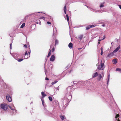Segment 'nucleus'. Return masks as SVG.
I'll list each match as a JSON object with an SVG mask.
<instances>
[{
	"label": "nucleus",
	"instance_id": "f03ea898",
	"mask_svg": "<svg viewBox=\"0 0 121 121\" xmlns=\"http://www.w3.org/2000/svg\"><path fill=\"white\" fill-rule=\"evenodd\" d=\"M10 54L16 60H17V59L19 57V54L17 53H13L10 52Z\"/></svg>",
	"mask_w": 121,
	"mask_h": 121
},
{
	"label": "nucleus",
	"instance_id": "b1692460",
	"mask_svg": "<svg viewBox=\"0 0 121 121\" xmlns=\"http://www.w3.org/2000/svg\"><path fill=\"white\" fill-rule=\"evenodd\" d=\"M65 117L64 115L60 116V118L62 120H63L65 119Z\"/></svg>",
	"mask_w": 121,
	"mask_h": 121
},
{
	"label": "nucleus",
	"instance_id": "9d476101",
	"mask_svg": "<svg viewBox=\"0 0 121 121\" xmlns=\"http://www.w3.org/2000/svg\"><path fill=\"white\" fill-rule=\"evenodd\" d=\"M120 48V45H119L118 47H117L113 51V53H115L117 52L119 50Z\"/></svg>",
	"mask_w": 121,
	"mask_h": 121
},
{
	"label": "nucleus",
	"instance_id": "864d4df0",
	"mask_svg": "<svg viewBox=\"0 0 121 121\" xmlns=\"http://www.w3.org/2000/svg\"><path fill=\"white\" fill-rule=\"evenodd\" d=\"M103 27H104L105 26V25L104 24H103L102 26Z\"/></svg>",
	"mask_w": 121,
	"mask_h": 121
},
{
	"label": "nucleus",
	"instance_id": "cd10ccee",
	"mask_svg": "<svg viewBox=\"0 0 121 121\" xmlns=\"http://www.w3.org/2000/svg\"><path fill=\"white\" fill-rule=\"evenodd\" d=\"M51 50H50L49 52L48 53V56H47V57H49L50 56V55H51Z\"/></svg>",
	"mask_w": 121,
	"mask_h": 121
},
{
	"label": "nucleus",
	"instance_id": "5fc2aeb1",
	"mask_svg": "<svg viewBox=\"0 0 121 121\" xmlns=\"http://www.w3.org/2000/svg\"><path fill=\"white\" fill-rule=\"evenodd\" d=\"M103 75V76L104 75V74L103 73H101Z\"/></svg>",
	"mask_w": 121,
	"mask_h": 121
},
{
	"label": "nucleus",
	"instance_id": "bb28decb",
	"mask_svg": "<svg viewBox=\"0 0 121 121\" xmlns=\"http://www.w3.org/2000/svg\"><path fill=\"white\" fill-rule=\"evenodd\" d=\"M55 42V45H57L58 44L59 42L57 39H56Z\"/></svg>",
	"mask_w": 121,
	"mask_h": 121
},
{
	"label": "nucleus",
	"instance_id": "79ce46f5",
	"mask_svg": "<svg viewBox=\"0 0 121 121\" xmlns=\"http://www.w3.org/2000/svg\"><path fill=\"white\" fill-rule=\"evenodd\" d=\"M54 50H55V48H52V52H54Z\"/></svg>",
	"mask_w": 121,
	"mask_h": 121
},
{
	"label": "nucleus",
	"instance_id": "7c9ffc66",
	"mask_svg": "<svg viewBox=\"0 0 121 121\" xmlns=\"http://www.w3.org/2000/svg\"><path fill=\"white\" fill-rule=\"evenodd\" d=\"M25 26V23H24L21 26V28H22L23 27Z\"/></svg>",
	"mask_w": 121,
	"mask_h": 121
},
{
	"label": "nucleus",
	"instance_id": "e433bc0d",
	"mask_svg": "<svg viewBox=\"0 0 121 121\" xmlns=\"http://www.w3.org/2000/svg\"><path fill=\"white\" fill-rule=\"evenodd\" d=\"M114 101V105L115 106H117V104L116 103H115V101Z\"/></svg>",
	"mask_w": 121,
	"mask_h": 121
},
{
	"label": "nucleus",
	"instance_id": "c03bdc74",
	"mask_svg": "<svg viewBox=\"0 0 121 121\" xmlns=\"http://www.w3.org/2000/svg\"><path fill=\"white\" fill-rule=\"evenodd\" d=\"M45 79L46 80H49V79L48 78L46 77L45 78Z\"/></svg>",
	"mask_w": 121,
	"mask_h": 121
},
{
	"label": "nucleus",
	"instance_id": "58836bf2",
	"mask_svg": "<svg viewBox=\"0 0 121 121\" xmlns=\"http://www.w3.org/2000/svg\"><path fill=\"white\" fill-rule=\"evenodd\" d=\"M27 54V51H26L24 54L25 56H26Z\"/></svg>",
	"mask_w": 121,
	"mask_h": 121
},
{
	"label": "nucleus",
	"instance_id": "ea45409f",
	"mask_svg": "<svg viewBox=\"0 0 121 121\" xmlns=\"http://www.w3.org/2000/svg\"><path fill=\"white\" fill-rule=\"evenodd\" d=\"M113 53H114L113 52L112 53H111L110 54H110V55L111 56H112L113 54Z\"/></svg>",
	"mask_w": 121,
	"mask_h": 121
},
{
	"label": "nucleus",
	"instance_id": "a18cd8bd",
	"mask_svg": "<svg viewBox=\"0 0 121 121\" xmlns=\"http://www.w3.org/2000/svg\"><path fill=\"white\" fill-rule=\"evenodd\" d=\"M111 56L110 55V54H109L107 56V57H110Z\"/></svg>",
	"mask_w": 121,
	"mask_h": 121
},
{
	"label": "nucleus",
	"instance_id": "393cba45",
	"mask_svg": "<svg viewBox=\"0 0 121 121\" xmlns=\"http://www.w3.org/2000/svg\"><path fill=\"white\" fill-rule=\"evenodd\" d=\"M48 99L50 101H52V97L51 96H49L48 97Z\"/></svg>",
	"mask_w": 121,
	"mask_h": 121
},
{
	"label": "nucleus",
	"instance_id": "603ef678",
	"mask_svg": "<svg viewBox=\"0 0 121 121\" xmlns=\"http://www.w3.org/2000/svg\"><path fill=\"white\" fill-rule=\"evenodd\" d=\"M75 82H73V83L74 84H77V83H75Z\"/></svg>",
	"mask_w": 121,
	"mask_h": 121
},
{
	"label": "nucleus",
	"instance_id": "72a5a7b5",
	"mask_svg": "<svg viewBox=\"0 0 121 121\" xmlns=\"http://www.w3.org/2000/svg\"><path fill=\"white\" fill-rule=\"evenodd\" d=\"M90 28H92L93 27L95 26L96 25H90Z\"/></svg>",
	"mask_w": 121,
	"mask_h": 121
},
{
	"label": "nucleus",
	"instance_id": "f257e3e1",
	"mask_svg": "<svg viewBox=\"0 0 121 121\" xmlns=\"http://www.w3.org/2000/svg\"><path fill=\"white\" fill-rule=\"evenodd\" d=\"M72 92L71 88L68 87L66 89V93L64 97L63 98L62 104L64 106L66 105L67 106L69 104L72 97Z\"/></svg>",
	"mask_w": 121,
	"mask_h": 121
},
{
	"label": "nucleus",
	"instance_id": "a211bd4d",
	"mask_svg": "<svg viewBox=\"0 0 121 121\" xmlns=\"http://www.w3.org/2000/svg\"><path fill=\"white\" fill-rule=\"evenodd\" d=\"M69 47L70 48H71L73 47V44L71 43H70L68 45Z\"/></svg>",
	"mask_w": 121,
	"mask_h": 121
},
{
	"label": "nucleus",
	"instance_id": "f8f14e48",
	"mask_svg": "<svg viewBox=\"0 0 121 121\" xmlns=\"http://www.w3.org/2000/svg\"><path fill=\"white\" fill-rule=\"evenodd\" d=\"M83 35H81L78 37V38L80 41H81L82 40V39L83 37Z\"/></svg>",
	"mask_w": 121,
	"mask_h": 121
},
{
	"label": "nucleus",
	"instance_id": "7ed1b4c3",
	"mask_svg": "<svg viewBox=\"0 0 121 121\" xmlns=\"http://www.w3.org/2000/svg\"><path fill=\"white\" fill-rule=\"evenodd\" d=\"M1 108L5 110H6L8 108L7 104H2L0 105Z\"/></svg>",
	"mask_w": 121,
	"mask_h": 121
},
{
	"label": "nucleus",
	"instance_id": "3c124183",
	"mask_svg": "<svg viewBox=\"0 0 121 121\" xmlns=\"http://www.w3.org/2000/svg\"><path fill=\"white\" fill-rule=\"evenodd\" d=\"M82 48H78V50H79L80 49H81Z\"/></svg>",
	"mask_w": 121,
	"mask_h": 121
},
{
	"label": "nucleus",
	"instance_id": "49530a36",
	"mask_svg": "<svg viewBox=\"0 0 121 121\" xmlns=\"http://www.w3.org/2000/svg\"><path fill=\"white\" fill-rule=\"evenodd\" d=\"M100 50H101V52L103 51V48L102 47L101 48H100Z\"/></svg>",
	"mask_w": 121,
	"mask_h": 121
},
{
	"label": "nucleus",
	"instance_id": "a19ab883",
	"mask_svg": "<svg viewBox=\"0 0 121 121\" xmlns=\"http://www.w3.org/2000/svg\"><path fill=\"white\" fill-rule=\"evenodd\" d=\"M47 23L48 24H51V23L50 22H47Z\"/></svg>",
	"mask_w": 121,
	"mask_h": 121
},
{
	"label": "nucleus",
	"instance_id": "bf43d9fd",
	"mask_svg": "<svg viewBox=\"0 0 121 121\" xmlns=\"http://www.w3.org/2000/svg\"><path fill=\"white\" fill-rule=\"evenodd\" d=\"M87 7L88 8H90H90H90V7H88V6H87Z\"/></svg>",
	"mask_w": 121,
	"mask_h": 121
},
{
	"label": "nucleus",
	"instance_id": "9b49d317",
	"mask_svg": "<svg viewBox=\"0 0 121 121\" xmlns=\"http://www.w3.org/2000/svg\"><path fill=\"white\" fill-rule=\"evenodd\" d=\"M90 10L91 11H92L93 12H95V13H97L98 12H100V11H97L95 9H93L91 8H90Z\"/></svg>",
	"mask_w": 121,
	"mask_h": 121
},
{
	"label": "nucleus",
	"instance_id": "f704fd0d",
	"mask_svg": "<svg viewBox=\"0 0 121 121\" xmlns=\"http://www.w3.org/2000/svg\"><path fill=\"white\" fill-rule=\"evenodd\" d=\"M12 43H10V49L11 50L12 49Z\"/></svg>",
	"mask_w": 121,
	"mask_h": 121
},
{
	"label": "nucleus",
	"instance_id": "2eb2a0df",
	"mask_svg": "<svg viewBox=\"0 0 121 121\" xmlns=\"http://www.w3.org/2000/svg\"><path fill=\"white\" fill-rule=\"evenodd\" d=\"M56 28H53V35L54 34H55L56 32Z\"/></svg>",
	"mask_w": 121,
	"mask_h": 121
},
{
	"label": "nucleus",
	"instance_id": "6ab92c4d",
	"mask_svg": "<svg viewBox=\"0 0 121 121\" xmlns=\"http://www.w3.org/2000/svg\"><path fill=\"white\" fill-rule=\"evenodd\" d=\"M42 13L40 12H38L37 13H34L33 14V15H36L37 16H39V15H38V13Z\"/></svg>",
	"mask_w": 121,
	"mask_h": 121
},
{
	"label": "nucleus",
	"instance_id": "5701e85b",
	"mask_svg": "<svg viewBox=\"0 0 121 121\" xmlns=\"http://www.w3.org/2000/svg\"><path fill=\"white\" fill-rule=\"evenodd\" d=\"M108 81H107V84H108V82H109V78H110V74H109L108 75Z\"/></svg>",
	"mask_w": 121,
	"mask_h": 121
},
{
	"label": "nucleus",
	"instance_id": "0eeeda50",
	"mask_svg": "<svg viewBox=\"0 0 121 121\" xmlns=\"http://www.w3.org/2000/svg\"><path fill=\"white\" fill-rule=\"evenodd\" d=\"M98 77L97 78V80L99 81H100L101 80V79L102 78V76L101 74H99L98 75Z\"/></svg>",
	"mask_w": 121,
	"mask_h": 121
},
{
	"label": "nucleus",
	"instance_id": "f3484780",
	"mask_svg": "<svg viewBox=\"0 0 121 121\" xmlns=\"http://www.w3.org/2000/svg\"><path fill=\"white\" fill-rule=\"evenodd\" d=\"M42 102V103L43 106H44V101L43 99V98H41Z\"/></svg>",
	"mask_w": 121,
	"mask_h": 121
},
{
	"label": "nucleus",
	"instance_id": "20e7f679",
	"mask_svg": "<svg viewBox=\"0 0 121 121\" xmlns=\"http://www.w3.org/2000/svg\"><path fill=\"white\" fill-rule=\"evenodd\" d=\"M104 64L103 63L102 61H101V65H99L98 67V68L99 70H102L104 69L103 67Z\"/></svg>",
	"mask_w": 121,
	"mask_h": 121
},
{
	"label": "nucleus",
	"instance_id": "c756f323",
	"mask_svg": "<svg viewBox=\"0 0 121 121\" xmlns=\"http://www.w3.org/2000/svg\"><path fill=\"white\" fill-rule=\"evenodd\" d=\"M121 69L120 68H117L116 69V71H118L120 72Z\"/></svg>",
	"mask_w": 121,
	"mask_h": 121
},
{
	"label": "nucleus",
	"instance_id": "4c0bfd02",
	"mask_svg": "<svg viewBox=\"0 0 121 121\" xmlns=\"http://www.w3.org/2000/svg\"><path fill=\"white\" fill-rule=\"evenodd\" d=\"M24 47H25L26 48H27V45L26 44H25L24 45Z\"/></svg>",
	"mask_w": 121,
	"mask_h": 121
},
{
	"label": "nucleus",
	"instance_id": "4be33fe9",
	"mask_svg": "<svg viewBox=\"0 0 121 121\" xmlns=\"http://www.w3.org/2000/svg\"><path fill=\"white\" fill-rule=\"evenodd\" d=\"M105 3L104 2L102 3H101L100 6V8L103 7L104 6V4Z\"/></svg>",
	"mask_w": 121,
	"mask_h": 121
},
{
	"label": "nucleus",
	"instance_id": "8fccbe9b",
	"mask_svg": "<svg viewBox=\"0 0 121 121\" xmlns=\"http://www.w3.org/2000/svg\"><path fill=\"white\" fill-rule=\"evenodd\" d=\"M103 54V51H101V55H102V54Z\"/></svg>",
	"mask_w": 121,
	"mask_h": 121
},
{
	"label": "nucleus",
	"instance_id": "6e6552de",
	"mask_svg": "<svg viewBox=\"0 0 121 121\" xmlns=\"http://www.w3.org/2000/svg\"><path fill=\"white\" fill-rule=\"evenodd\" d=\"M98 74L97 72H96L94 73L92 75V78H93L96 77L97 76H98Z\"/></svg>",
	"mask_w": 121,
	"mask_h": 121
},
{
	"label": "nucleus",
	"instance_id": "37998d69",
	"mask_svg": "<svg viewBox=\"0 0 121 121\" xmlns=\"http://www.w3.org/2000/svg\"><path fill=\"white\" fill-rule=\"evenodd\" d=\"M30 51H29L28 53H27L28 56V55L29 54L30 55Z\"/></svg>",
	"mask_w": 121,
	"mask_h": 121
},
{
	"label": "nucleus",
	"instance_id": "dca6fc26",
	"mask_svg": "<svg viewBox=\"0 0 121 121\" xmlns=\"http://www.w3.org/2000/svg\"><path fill=\"white\" fill-rule=\"evenodd\" d=\"M67 9H66V4H65L64 6V11L65 13L66 14V12Z\"/></svg>",
	"mask_w": 121,
	"mask_h": 121
},
{
	"label": "nucleus",
	"instance_id": "338daca9",
	"mask_svg": "<svg viewBox=\"0 0 121 121\" xmlns=\"http://www.w3.org/2000/svg\"><path fill=\"white\" fill-rule=\"evenodd\" d=\"M100 22V21H99V22Z\"/></svg>",
	"mask_w": 121,
	"mask_h": 121
},
{
	"label": "nucleus",
	"instance_id": "ddd939ff",
	"mask_svg": "<svg viewBox=\"0 0 121 121\" xmlns=\"http://www.w3.org/2000/svg\"><path fill=\"white\" fill-rule=\"evenodd\" d=\"M112 62L114 64H116L117 63V60L115 59H114L112 60Z\"/></svg>",
	"mask_w": 121,
	"mask_h": 121
},
{
	"label": "nucleus",
	"instance_id": "de8ad7c7",
	"mask_svg": "<svg viewBox=\"0 0 121 121\" xmlns=\"http://www.w3.org/2000/svg\"><path fill=\"white\" fill-rule=\"evenodd\" d=\"M118 6H119L120 9H121V5H118Z\"/></svg>",
	"mask_w": 121,
	"mask_h": 121
},
{
	"label": "nucleus",
	"instance_id": "1a4fd4ad",
	"mask_svg": "<svg viewBox=\"0 0 121 121\" xmlns=\"http://www.w3.org/2000/svg\"><path fill=\"white\" fill-rule=\"evenodd\" d=\"M9 107L12 110H14L15 108L13 104H12L11 106H9Z\"/></svg>",
	"mask_w": 121,
	"mask_h": 121
},
{
	"label": "nucleus",
	"instance_id": "aec40b11",
	"mask_svg": "<svg viewBox=\"0 0 121 121\" xmlns=\"http://www.w3.org/2000/svg\"><path fill=\"white\" fill-rule=\"evenodd\" d=\"M115 118L116 119H117V121H119L117 120V118H119V115L118 114L116 115V116L115 117Z\"/></svg>",
	"mask_w": 121,
	"mask_h": 121
},
{
	"label": "nucleus",
	"instance_id": "4468645a",
	"mask_svg": "<svg viewBox=\"0 0 121 121\" xmlns=\"http://www.w3.org/2000/svg\"><path fill=\"white\" fill-rule=\"evenodd\" d=\"M41 93L42 96V98H44L45 96L47 95H46L44 94V92L43 91Z\"/></svg>",
	"mask_w": 121,
	"mask_h": 121
},
{
	"label": "nucleus",
	"instance_id": "39448f33",
	"mask_svg": "<svg viewBox=\"0 0 121 121\" xmlns=\"http://www.w3.org/2000/svg\"><path fill=\"white\" fill-rule=\"evenodd\" d=\"M6 98L7 100L9 102H10L12 100L11 97L9 95H7Z\"/></svg>",
	"mask_w": 121,
	"mask_h": 121
},
{
	"label": "nucleus",
	"instance_id": "e2e57ef3",
	"mask_svg": "<svg viewBox=\"0 0 121 121\" xmlns=\"http://www.w3.org/2000/svg\"><path fill=\"white\" fill-rule=\"evenodd\" d=\"M120 73H121V70H120Z\"/></svg>",
	"mask_w": 121,
	"mask_h": 121
},
{
	"label": "nucleus",
	"instance_id": "774afa93",
	"mask_svg": "<svg viewBox=\"0 0 121 121\" xmlns=\"http://www.w3.org/2000/svg\"><path fill=\"white\" fill-rule=\"evenodd\" d=\"M39 24L40 25H41V24H40V23Z\"/></svg>",
	"mask_w": 121,
	"mask_h": 121
},
{
	"label": "nucleus",
	"instance_id": "680f3d73",
	"mask_svg": "<svg viewBox=\"0 0 121 121\" xmlns=\"http://www.w3.org/2000/svg\"><path fill=\"white\" fill-rule=\"evenodd\" d=\"M27 58H25V57H24V59H27Z\"/></svg>",
	"mask_w": 121,
	"mask_h": 121
},
{
	"label": "nucleus",
	"instance_id": "13d9d810",
	"mask_svg": "<svg viewBox=\"0 0 121 121\" xmlns=\"http://www.w3.org/2000/svg\"><path fill=\"white\" fill-rule=\"evenodd\" d=\"M57 90H59V88H58V87H57Z\"/></svg>",
	"mask_w": 121,
	"mask_h": 121
},
{
	"label": "nucleus",
	"instance_id": "412c9836",
	"mask_svg": "<svg viewBox=\"0 0 121 121\" xmlns=\"http://www.w3.org/2000/svg\"><path fill=\"white\" fill-rule=\"evenodd\" d=\"M58 80H56L55 81L53 82L52 83V85H53L56 83L58 82Z\"/></svg>",
	"mask_w": 121,
	"mask_h": 121
},
{
	"label": "nucleus",
	"instance_id": "6e6d98bb",
	"mask_svg": "<svg viewBox=\"0 0 121 121\" xmlns=\"http://www.w3.org/2000/svg\"><path fill=\"white\" fill-rule=\"evenodd\" d=\"M15 112H17V110H15Z\"/></svg>",
	"mask_w": 121,
	"mask_h": 121
},
{
	"label": "nucleus",
	"instance_id": "69168bd1",
	"mask_svg": "<svg viewBox=\"0 0 121 121\" xmlns=\"http://www.w3.org/2000/svg\"><path fill=\"white\" fill-rule=\"evenodd\" d=\"M82 41H83V42H84V41H83V40H82Z\"/></svg>",
	"mask_w": 121,
	"mask_h": 121
},
{
	"label": "nucleus",
	"instance_id": "4d7b16f0",
	"mask_svg": "<svg viewBox=\"0 0 121 121\" xmlns=\"http://www.w3.org/2000/svg\"><path fill=\"white\" fill-rule=\"evenodd\" d=\"M46 70H45V74H46Z\"/></svg>",
	"mask_w": 121,
	"mask_h": 121
},
{
	"label": "nucleus",
	"instance_id": "0e129e2a",
	"mask_svg": "<svg viewBox=\"0 0 121 121\" xmlns=\"http://www.w3.org/2000/svg\"><path fill=\"white\" fill-rule=\"evenodd\" d=\"M100 42H98V44H100Z\"/></svg>",
	"mask_w": 121,
	"mask_h": 121
},
{
	"label": "nucleus",
	"instance_id": "052dcab7",
	"mask_svg": "<svg viewBox=\"0 0 121 121\" xmlns=\"http://www.w3.org/2000/svg\"><path fill=\"white\" fill-rule=\"evenodd\" d=\"M101 40H100V39H99V40H98V41H100Z\"/></svg>",
	"mask_w": 121,
	"mask_h": 121
},
{
	"label": "nucleus",
	"instance_id": "423d86ee",
	"mask_svg": "<svg viewBox=\"0 0 121 121\" xmlns=\"http://www.w3.org/2000/svg\"><path fill=\"white\" fill-rule=\"evenodd\" d=\"M55 56L54 55H52L50 59V61H53L55 60Z\"/></svg>",
	"mask_w": 121,
	"mask_h": 121
},
{
	"label": "nucleus",
	"instance_id": "c9c22d12",
	"mask_svg": "<svg viewBox=\"0 0 121 121\" xmlns=\"http://www.w3.org/2000/svg\"><path fill=\"white\" fill-rule=\"evenodd\" d=\"M40 19H42L44 20L45 17H40Z\"/></svg>",
	"mask_w": 121,
	"mask_h": 121
},
{
	"label": "nucleus",
	"instance_id": "09e8293b",
	"mask_svg": "<svg viewBox=\"0 0 121 121\" xmlns=\"http://www.w3.org/2000/svg\"><path fill=\"white\" fill-rule=\"evenodd\" d=\"M46 113H49V111H46Z\"/></svg>",
	"mask_w": 121,
	"mask_h": 121
},
{
	"label": "nucleus",
	"instance_id": "a878e982",
	"mask_svg": "<svg viewBox=\"0 0 121 121\" xmlns=\"http://www.w3.org/2000/svg\"><path fill=\"white\" fill-rule=\"evenodd\" d=\"M23 59H22V58H20V59H17V61L18 62H20L21 61H22L23 60Z\"/></svg>",
	"mask_w": 121,
	"mask_h": 121
},
{
	"label": "nucleus",
	"instance_id": "2f4dec72",
	"mask_svg": "<svg viewBox=\"0 0 121 121\" xmlns=\"http://www.w3.org/2000/svg\"><path fill=\"white\" fill-rule=\"evenodd\" d=\"M90 28V25L86 27V30H89Z\"/></svg>",
	"mask_w": 121,
	"mask_h": 121
},
{
	"label": "nucleus",
	"instance_id": "473e14b6",
	"mask_svg": "<svg viewBox=\"0 0 121 121\" xmlns=\"http://www.w3.org/2000/svg\"><path fill=\"white\" fill-rule=\"evenodd\" d=\"M47 16H48L47 18H48L49 19H51L52 18V17L50 16H49L48 15H47Z\"/></svg>",
	"mask_w": 121,
	"mask_h": 121
},
{
	"label": "nucleus",
	"instance_id": "c85d7f7f",
	"mask_svg": "<svg viewBox=\"0 0 121 121\" xmlns=\"http://www.w3.org/2000/svg\"><path fill=\"white\" fill-rule=\"evenodd\" d=\"M66 17L67 18V20L68 22L69 21V16L68 14L66 15Z\"/></svg>",
	"mask_w": 121,
	"mask_h": 121
}]
</instances>
